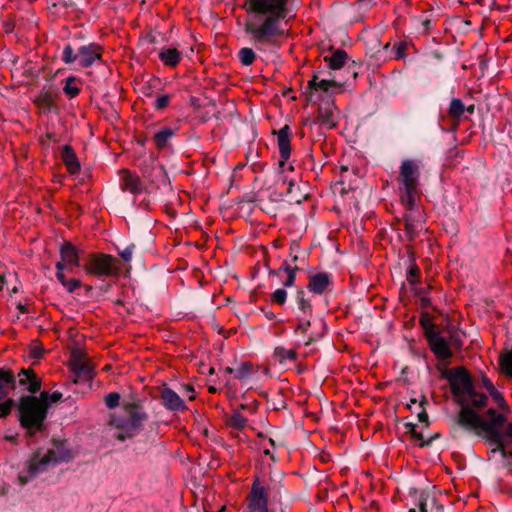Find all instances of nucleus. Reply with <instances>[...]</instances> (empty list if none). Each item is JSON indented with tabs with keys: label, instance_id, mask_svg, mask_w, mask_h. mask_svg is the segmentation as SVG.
<instances>
[{
	"label": "nucleus",
	"instance_id": "3",
	"mask_svg": "<svg viewBox=\"0 0 512 512\" xmlns=\"http://www.w3.org/2000/svg\"><path fill=\"white\" fill-rule=\"evenodd\" d=\"M17 412L20 426L25 429L28 437H34L45 430L48 409L38 396L24 395L20 397L17 403Z\"/></svg>",
	"mask_w": 512,
	"mask_h": 512
},
{
	"label": "nucleus",
	"instance_id": "62",
	"mask_svg": "<svg viewBox=\"0 0 512 512\" xmlns=\"http://www.w3.org/2000/svg\"><path fill=\"white\" fill-rule=\"evenodd\" d=\"M4 284H5V277L3 275H0V290L3 289Z\"/></svg>",
	"mask_w": 512,
	"mask_h": 512
},
{
	"label": "nucleus",
	"instance_id": "32",
	"mask_svg": "<svg viewBox=\"0 0 512 512\" xmlns=\"http://www.w3.org/2000/svg\"><path fill=\"white\" fill-rule=\"evenodd\" d=\"M41 401L46 405L47 409L51 403H56L62 398V393L59 391H54L52 393L49 392H41L38 396Z\"/></svg>",
	"mask_w": 512,
	"mask_h": 512
},
{
	"label": "nucleus",
	"instance_id": "60",
	"mask_svg": "<svg viewBox=\"0 0 512 512\" xmlns=\"http://www.w3.org/2000/svg\"><path fill=\"white\" fill-rule=\"evenodd\" d=\"M403 48H404V46H403V45H401V46H399V47L397 48V52H396V56H397V58H401V57H403Z\"/></svg>",
	"mask_w": 512,
	"mask_h": 512
},
{
	"label": "nucleus",
	"instance_id": "10",
	"mask_svg": "<svg viewBox=\"0 0 512 512\" xmlns=\"http://www.w3.org/2000/svg\"><path fill=\"white\" fill-rule=\"evenodd\" d=\"M460 404L461 409L456 418L457 425L465 430L475 432L476 435H480V430L487 420H483L481 416L470 407L471 403Z\"/></svg>",
	"mask_w": 512,
	"mask_h": 512
},
{
	"label": "nucleus",
	"instance_id": "52",
	"mask_svg": "<svg viewBox=\"0 0 512 512\" xmlns=\"http://www.w3.org/2000/svg\"><path fill=\"white\" fill-rule=\"evenodd\" d=\"M482 385L487 391H490L492 388H494L493 383L486 376L482 377Z\"/></svg>",
	"mask_w": 512,
	"mask_h": 512
},
{
	"label": "nucleus",
	"instance_id": "9",
	"mask_svg": "<svg viewBox=\"0 0 512 512\" xmlns=\"http://www.w3.org/2000/svg\"><path fill=\"white\" fill-rule=\"evenodd\" d=\"M115 258L108 254H92L83 268L87 274L102 277L113 274Z\"/></svg>",
	"mask_w": 512,
	"mask_h": 512
},
{
	"label": "nucleus",
	"instance_id": "47",
	"mask_svg": "<svg viewBox=\"0 0 512 512\" xmlns=\"http://www.w3.org/2000/svg\"><path fill=\"white\" fill-rule=\"evenodd\" d=\"M169 103V96L167 95H162V96H159L156 101H155V107L157 109H162V108H165Z\"/></svg>",
	"mask_w": 512,
	"mask_h": 512
},
{
	"label": "nucleus",
	"instance_id": "18",
	"mask_svg": "<svg viewBox=\"0 0 512 512\" xmlns=\"http://www.w3.org/2000/svg\"><path fill=\"white\" fill-rule=\"evenodd\" d=\"M60 254V262L64 263V267H67L70 273L74 272L75 267H80L78 251L71 243L67 242L62 245Z\"/></svg>",
	"mask_w": 512,
	"mask_h": 512
},
{
	"label": "nucleus",
	"instance_id": "53",
	"mask_svg": "<svg viewBox=\"0 0 512 512\" xmlns=\"http://www.w3.org/2000/svg\"><path fill=\"white\" fill-rule=\"evenodd\" d=\"M299 248H300V245H299L298 241L293 240L291 242V244H290V255H293L294 253H297Z\"/></svg>",
	"mask_w": 512,
	"mask_h": 512
},
{
	"label": "nucleus",
	"instance_id": "17",
	"mask_svg": "<svg viewBox=\"0 0 512 512\" xmlns=\"http://www.w3.org/2000/svg\"><path fill=\"white\" fill-rule=\"evenodd\" d=\"M161 404L169 411H183L187 408L184 400L171 388L164 386L160 390Z\"/></svg>",
	"mask_w": 512,
	"mask_h": 512
},
{
	"label": "nucleus",
	"instance_id": "44",
	"mask_svg": "<svg viewBox=\"0 0 512 512\" xmlns=\"http://www.w3.org/2000/svg\"><path fill=\"white\" fill-rule=\"evenodd\" d=\"M409 427H410V428H409V432H410V434H411L412 438H413L415 441H418L420 446H424L425 442H424V440H423V435H422V433H421V432H418V431L416 430V426H415V425H413V424H410V425H409Z\"/></svg>",
	"mask_w": 512,
	"mask_h": 512
},
{
	"label": "nucleus",
	"instance_id": "34",
	"mask_svg": "<svg viewBox=\"0 0 512 512\" xmlns=\"http://www.w3.org/2000/svg\"><path fill=\"white\" fill-rule=\"evenodd\" d=\"M464 113V104L460 99H453L449 106V114L454 118H459Z\"/></svg>",
	"mask_w": 512,
	"mask_h": 512
},
{
	"label": "nucleus",
	"instance_id": "28",
	"mask_svg": "<svg viewBox=\"0 0 512 512\" xmlns=\"http://www.w3.org/2000/svg\"><path fill=\"white\" fill-rule=\"evenodd\" d=\"M499 365L502 372L512 378V348L500 355Z\"/></svg>",
	"mask_w": 512,
	"mask_h": 512
},
{
	"label": "nucleus",
	"instance_id": "36",
	"mask_svg": "<svg viewBox=\"0 0 512 512\" xmlns=\"http://www.w3.org/2000/svg\"><path fill=\"white\" fill-rule=\"evenodd\" d=\"M420 276L421 273L419 267L416 265V263H413L408 270L407 281L409 284L415 285L419 282Z\"/></svg>",
	"mask_w": 512,
	"mask_h": 512
},
{
	"label": "nucleus",
	"instance_id": "54",
	"mask_svg": "<svg viewBox=\"0 0 512 512\" xmlns=\"http://www.w3.org/2000/svg\"><path fill=\"white\" fill-rule=\"evenodd\" d=\"M505 435L512 440V421L505 426Z\"/></svg>",
	"mask_w": 512,
	"mask_h": 512
},
{
	"label": "nucleus",
	"instance_id": "15",
	"mask_svg": "<svg viewBox=\"0 0 512 512\" xmlns=\"http://www.w3.org/2000/svg\"><path fill=\"white\" fill-rule=\"evenodd\" d=\"M339 120V111L333 100L323 102L318 109V121L327 129L334 128Z\"/></svg>",
	"mask_w": 512,
	"mask_h": 512
},
{
	"label": "nucleus",
	"instance_id": "2",
	"mask_svg": "<svg viewBox=\"0 0 512 512\" xmlns=\"http://www.w3.org/2000/svg\"><path fill=\"white\" fill-rule=\"evenodd\" d=\"M148 415L142 405L136 402L124 403L119 412L112 413L109 425L118 430L116 439L125 441L137 436L144 428Z\"/></svg>",
	"mask_w": 512,
	"mask_h": 512
},
{
	"label": "nucleus",
	"instance_id": "6",
	"mask_svg": "<svg viewBox=\"0 0 512 512\" xmlns=\"http://www.w3.org/2000/svg\"><path fill=\"white\" fill-rule=\"evenodd\" d=\"M489 419L480 430V435L489 446V459L498 453V450L502 447L505 439H509L505 435V430L500 431V427L503 426L506 418L503 414L498 413L495 409L490 408L487 411Z\"/></svg>",
	"mask_w": 512,
	"mask_h": 512
},
{
	"label": "nucleus",
	"instance_id": "39",
	"mask_svg": "<svg viewBox=\"0 0 512 512\" xmlns=\"http://www.w3.org/2000/svg\"><path fill=\"white\" fill-rule=\"evenodd\" d=\"M286 300L287 292L283 288H279L271 294V301L275 304L282 306L286 303Z\"/></svg>",
	"mask_w": 512,
	"mask_h": 512
},
{
	"label": "nucleus",
	"instance_id": "61",
	"mask_svg": "<svg viewBox=\"0 0 512 512\" xmlns=\"http://www.w3.org/2000/svg\"><path fill=\"white\" fill-rule=\"evenodd\" d=\"M419 510H420V512H427V508H426V503L425 502H420Z\"/></svg>",
	"mask_w": 512,
	"mask_h": 512
},
{
	"label": "nucleus",
	"instance_id": "31",
	"mask_svg": "<svg viewBox=\"0 0 512 512\" xmlns=\"http://www.w3.org/2000/svg\"><path fill=\"white\" fill-rule=\"evenodd\" d=\"M238 57L242 65L250 66L256 59V54L253 49L244 47L239 50Z\"/></svg>",
	"mask_w": 512,
	"mask_h": 512
},
{
	"label": "nucleus",
	"instance_id": "7",
	"mask_svg": "<svg viewBox=\"0 0 512 512\" xmlns=\"http://www.w3.org/2000/svg\"><path fill=\"white\" fill-rule=\"evenodd\" d=\"M418 178V164L413 160L403 161L400 167L399 188L402 192V202L409 210H412L415 206Z\"/></svg>",
	"mask_w": 512,
	"mask_h": 512
},
{
	"label": "nucleus",
	"instance_id": "64",
	"mask_svg": "<svg viewBox=\"0 0 512 512\" xmlns=\"http://www.w3.org/2000/svg\"><path fill=\"white\" fill-rule=\"evenodd\" d=\"M314 341V338L309 337L308 340L305 342V345L308 346Z\"/></svg>",
	"mask_w": 512,
	"mask_h": 512
},
{
	"label": "nucleus",
	"instance_id": "30",
	"mask_svg": "<svg viewBox=\"0 0 512 512\" xmlns=\"http://www.w3.org/2000/svg\"><path fill=\"white\" fill-rule=\"evenodd\" d=\"M248 420L246 417H244L241 413L235 412L233 413L228 421L227 424L235 429L242 430L247 426Z\"/></svg>",
	"mask_w": 512,
	"mask_h": 512
},
{
	"label": "nucleus",
	"instance_id": "4",
	"mask_svg": "<svg viewBox=\"0 0 512 512\" xmlns=\"http://www.w3.org/2000/svg\"><path fill=\"white\" fill-rule=\"evenodd\" d=\"M443 376L448 380L451 391L459 403H471L475 408L486 406L487 395L475 390L471 375L466 368H452L445 371Z\"/></svg>",
	"mask_w": 512,
	"mask_h": 512
},
{
	"label": "nucleus",
	"instance_id": "5",
	"mask_svg": "<svg viewBox=\"0 0 512 512\" xmlns=\"http://www.w3.org/2000/svg\"><path fill=\"white\" fill-rule=\"evenodd\" d=\"M53 448L48 449L45 453L37 450L27 463L28 475L20 474L18 479L21 485L26 484L30 479L37 476L48 469L50 465H56L61 462H67L73 458L71 451L62 441L53 440Z\"/></svg>",
	"mask_w": 512,
	"mask_h": 512
},
{
	"label": "nucleus",
	"instance_id": "59",
	"mask_svg": "<svg viewBox=\"0 0 512 512\" xmlns=\"http://www.w3.org/2000/svg\"><path fill=\"white\" fill-rule=\"evenodd\" d=\"M17 309L22 313V314H25V313H28V308L22 304V303H18L17 305Z\"/></svg>",
	"mask_w": 512,
	"mask_h": 512
},
{
	"label": "nucleus",
	"instance_id": "23",
	"mask_svg": "<svg viewBox=\"0 0 512 512\" xmlns=\"http://www.w3.org/2000/svg\"><path fill=\"white\" fill-rule=\"evenodd\" d=\"M62 160L65 163L68 171L75 174L80 169V164L77 160L75 153L70 146H64L62 149Z\"/></svg>",
	"mask_w": 512,
	"mask_h": 512
},
{
	"label": "nucleus",
	"instance_id": "38",
	"mask_svg": "<svg viewBox=\"0 0 512 512\" xmlns=\"http://www.w3.org/2000/svg\"><path fill=\"white\" fill-rule=\"evenodd\" d=\"M420 324L424 329L425 337H428L430 332H436L435 325L432 322L431 318L427 314H423L420 318Z\"/></svg>",
	"mask_w": 512,
	"mask_h": 512
},
{
	"label": "nucleus",
	"instance_id": "49",
	"mask_svg": "<svg viewBox=\"0 0 512 512\" xmlns=\"http://www.w3.org/2000/svg\"><path fill=\"white\" fill-rule=\"evenodd\" d=\"M133 247V245L127 247L125 250L119 253V255L122 257L124 261L129 262L131 260Z\"/></svg>",
	"mask_w": 512,
	"mask_h": 512
},
{
	"label": "nucleus",
	"instance_id": "40",
	"mask_svg": "<svg viewBox=\"0 0 512 512\" xmlns=\"http://www.w3.org/2000/svg\"><path fill=\"white\" fill-rule=\"evenodd\" d=\"M120 394L117 392H111L105 396V404L109 409H113L119 405Z\"/></svg>",
	"mask_w": 512,
	"mask_h": 512
},
{
	"label": "nucleus",
	"instance_id": "45",
	"mask_svg": "<svg viewBox=\"0 0 512 512\" xmlns=\"http://www.w3.org/2000/svg\"><path fill=\"white\" fill-rule=\"evenodd\" d=\"M81 281L75 278L69 279L66 283H64V287L70 293L74 292L76 289L81 287Z\"/></svg>",
	"mask_w": 512,
	"mask_h": 512
},
{
	"label": "nucleus",
	"instance_id": "55",
	"mask_svg": "<svg viewBox=\"0 0 512 512\" xmlns=\"http://www.w3.org/2000/svg\"><path fill=\"white\" fill-rule=\"evenodd\" d=\"M185 390L187 391V393H191L189 396V400H194L195 399L194 387L190 384H187V385H185Z\"/></svg>",
	"mask_w": 512,
	"mask_h": 512
},
{
	"label": "nucleus",
	"instance_id": "50",
	"mask_svg": "<svg viewBox=\"0 0 512 512\" xmlns=\"http://www.w3.org/2000/svg\"><path fill=\"white\" fill-rule=\"evenodd\" d=\"M296 280V273H290L287 275L286 280L283 282L284 287H292Z\"/></svg>",
	"mask_w": 512,
	"mask_h": 512
},
{
	"label": "nucleus",
	"instance_id": "11",
	"mask_svg": "<svg viewBox=\"0 0 512 512\" xmlns=\"http://www.w3.org/2000/svg\"><path fill=\"white\" fill-rule=\"evenodd\" d=\"M341 87L342 83H338L332 79H319L318 76L314 74L312 79L308 82L306 94L309 101H315V93L317 91L334 94L338 92Z\"/></svg>",
	"mask_w": 512,
	"mask_h": 512
},
{
	"label": "nucleus",
	"instance_id": "43",
	"mask_svg": "<svg viewBox=\"0 0 512 512\" xmlns=\"http://www.w3.org/2000/svg\"><path fill=\"white\" fill-rule=\"evenodd\" d=\"M56 269H57L56 278L64 286V283H66L68 281V279H66V276L64 274V270L65 269L68 270V268L64 267L63 262H57Z\"/></svg>",
	"mask_w": 512,
	"mask_h": 512
},
{
	"label": "nucleus",
	"instance_id": "56",
	"mask_svg": "<svg viewBox=\"0 0 512 512\" xmlns=\"http://www.w3.org/2000/svg\"><path fill=\"white\" fill-rule=\"evenodd\" d=\"M418 419L420 422L427 423L428 422V414L425 411H422L418 414Z\"/></svg>",
	"mask_w": 512,
	"mask_h": 512
},
{
	"label": "nucleus",
	"instance_id": "51",
	"mask_svg": "<svg viewBox=\"0 0 512 512\" xmlns=\"http://www.w3.org/2000/svg\"><path fill=\"white\" fill-rule=\"evenodd\" d=\"M38 99H39V101L42 102L43 107H47V108L50 107L51 99H50V96L47 93L40 95Z\"/></svg>",
	"mask_w": 512,
	"mask_h": 512
},
{
	"label": "nucleus",
	"instance_id": "57",
	"mask_svg": "<svg viewBox=\"0 0 512 512\" xmlns=\"http://www.w3.org/2000/svg\"><path fill=\"white\" fill-rule=\"evenodd\" d=\"M430 304H431V301H430L429 298H427V297H422L421 298V305H422V307L427 308V307L430 306Z\"/></svg>",
	"mask_w": 512,
	"mask_h": 512
},
{
	"label": "nucleus",
	"instance_id": "46",
	"mask_svg": "<svg viewBox=\"0 0 512 512\" xmlns=\"http://www.w3.org/2000/svg\"><path fill=\"white\" fill-rule=\"evenodd\" d=\"M488 393L500 406L505 404L503 395L495 387L488 391Z\"/></svg>",
	"mask_w": 512,
	"mask_h": 512
},
{
	"label": "nucleus",
	"instance_id": "16",
	"mask_svg": "<svg viewBox=\"0 0 512 512\" xmlns=\"http://www.w3.org/2000/svg\"><path fill=\"white\" fill-rule=\"evenodd\" d=\"M71 370L74 373V382H89L94 377L93 366L89 361L80 357H74L71 360Z\"/></svg>",
	"mask_w": 512,
	"mask_h": 512
},
{
	"label": "nucleus",
	"instance_id": "21",
	"mask_svg": "<svg viewBox=\"0 0 512 512\" xmlns=\"http://www.w3.org/2000/svg\"><path fill=\"white\" fill-rule=\"evenodd\" d=\"M120 186L122 190L137 195L143 191V184L140 178L129 171H123L121 174Z\"/></svg>",
	"mask_w": 512,
	"mask_h": 512
},
{
	"label": "nucleus",
	"instance_id": "22",
	"mask_svg": "<svg viewBox=\"0 0 512 512\" xmlns=\"http://www.w3.org/2000/svg\"><path fill=\"white\" fill-rule=\"evenodd\" d=\"M160 60L167 66H176L181 60V53L173 47H163L159 52Z\"/></svg>",
	"mask_w": 512,
	"mask_h": 512
},
{
	"label": "nucleus",
	"instance_id": "14",
	"mask_svg": "<svg viewBox=\"0 0 512 512\" xmlns=\"http://www.w3.org/2000/svg\"><path fill=\"white\" fill-rule=\"evenodd\" d=\"M18 383L25 391L31 395L37 393L41 389L42 381L36 375L33 369L22 368L17 375H15V384Z\"/></svg>",
	"mask_w": 512,
	"mask_h": 512
},
{
	"label": "nucleus",
	"instance_id": "27",
	"mask_svg": "<svg viewBox=\"0 0 512 512\" xmlns=\"http://www.w3.org/2000/svg\"><path fill=\"white\" fill-rule=\"evenodd\" d=\"M274 357L282 364L287 360L295 361L297 359V352L295 349H286L279 346L274 349Z\"/></svg>",
	"mask_w": 512,
	"mask_h": 512
},
{
	"label": "nucleus",
	"instance_id": "24",
	"mask_svg": "<svg viewBox=\"0 0 512 512\" xmlns=\"http://www.w3.org/2000/svg\"><path fill=\"white\" fill-rule=\"evenodd\" d=\"M278 146L281 158L285 161L288 160L290 156V140L287 126L283 127L278 132Z\"/></svg>",
	"mask_w": 512,
	"mask_h": 512
},
{
	"label": "nucleus",
	"instance_id": "1",
	"mask_svg": "<svg viewBox=\"0 0 512 512\" xmlns=\"http://www.w3.org/2000/svg\"><path fill=\"white\" fill-rule=\"evenodd\" d=\"M290 0H248L245 32L258 50L275 46L287 32Z\"/></svg>",
	"mask_w": 512,
	"mask_h": 512
},
{
	"label": "nucleus",
	"instance_id": "42",
	"mask_svg": "<svg viewBox=\"0 0 512 512\" xmlns=\"http://www.w3.org/2000/svg\"><path fill=\"white\" fill-rule=\"evenodd\" d=\"M298 270L299 268L297 266L292 267L287 261H284L278 270H269V275H278L281 271H284L288 275L290 273H296Z\"/></svg>",
	"mask_w": 512,
	"mask_h": 512
},
{
	"label": "nucleus",
	"instance_id": "35",
	"mask_svg": "<svg viewBox=\"0 0 512 512\" xmlns=\"http://www.w3.org/2000/svg\"><path fill=\"white\" fill-rule=\"evenodd\" d=\"M253 372V366L250 362H244L241 366L235 371V377L239 380H243L250 376Z\"/></svg>",
	"mask_w": 512,
	"mask_h": 512
},
{
	"label": "nucleus",
	"instance_id": "20",
	"mask_svg": "<svg viewBox=\"0 0 512 512\" xmlns=\"http://www.w3.org/2000/svg\"><path fill=\"white\" fill-rule=\"evenodd\" d=\"M331 284L330 275L326 272H318L309 277L307 288L314 294H323Z\"/></svg>",
	"mask_w": 512,
	"mask_h": 512
},
{
	"label": "nucleus",
	"instance_id": "13",
	"mask_svg": "<svg viewBox=\"0 0 512 512\" xmlns=\"http://www.w3.org/2000/svg\"><path fill=\"white\" fill-rule=\"evenodd\" d=\"M429 347L438 360H448L452 357L448 341L440 334L439 331L430 332L426 337Z\"/></svg>",
	"mask_w": 512,
	"mask_h": 512
},
{
	"label": "nucleus",
	"instance_id": "8",
	"mask_svg": "<svg viewBox=\"0 0 512 512\" xmlns=\"http://www.w3.org/2000/svg\"><path fill=\"white\" fill-rule=\"evenodd\" d=\"M15 389V374L6 368H0V419L10 415L14 400L9 398L10 390Z\"/></svg>",
	"mask_w": 512,
	"mask_h": 512
},
{
	"label": "nucleus",
	"instance_id": "63",
	"mask_svg": "<svg viewBox=\"0 0 512 512\" xmlns=\"http://www.w3.org/2000/svg\"><path fill=\"white\" fill-rule=\"evenodd\" d=\"M234 371H235V370H234L233 368H231V367H227V368L225 369V372H226V373H228V374H232Z\"/></svg>",
	"mask_w": 512,
	"mask_h": 512
},
{
	"label": "nucleus",
	"instance_id": "29",
	"mask_svg": "<svg viewBox=\"0 0 512 512\" xmlns=\"http://www.w3.org/2000/svg\"><path fill=\"white\" fill-rule=\"evenodd\" d=\"M173 130L171 128L165 127L162 130L158 131L154 136V141L158 148H164L168 141L173 136Z\"/></svg>",
	"mask_w": 512,
	"mask_h": 512
},
{
	"label": "nucleus",
	"instance_id": "37",
	"mask_svg": "<svg viewBox=\"0 0 512 512\" xmlns=\"http://www.w3.org/2000/svg\"><path fill=\"white\" fill-rule=\"evenodd\" d=\"M62 60L66 64H71V63H74V62L78 63V52L74 53L72 47L70 45H67L63 49Z\"/></svg>",
	"mask_w": 512,
	"mask_h": 512
},
{
	"label": "nucleus",
	"instance_id": "41",
	"mask_svg": "<svg viewBox=\"0 0 512 512\" xmlns=\"http://www.w3.org/2000/svg\"><path fill=\"white\" fill-rule=\"evenodd\" d=\"M310 325L311 323L309 318H304V316H298V324L295 328V333H306Z\"/></svg>",
	"mask_w": 512,
	"mask_h": 512
},
{
	"label": "nucleus",
	"instance_id": "25",
	"mask_svg": "<svg viewBox=\"0 0 512 512\" xmlns=\"http://www.w3.org/2000/svg\"><path fill=\"white\" fill-rule=\"evenodd\" d=\"M348 58L347 53L344 50H336L331 56H326L325 61L328 62V66L333 70H338L344 67Z\"/></svg>",
	"mask_w": 512,
	"mask_h": 512
},
{
	"label": "nucleus",
	"instance_id": "19",
	"mask_svg": "<svg viewBox=\"0 0 512 512\" xmlns=\"http://www.w3.org/2000/svg\"><path fill=\"white\" fill-rule=\"evenodd\" d=\"M98 59H100V47L98 45L90 44L79 48L77 64L80 67H89Z\"/></svg>",
	"mask_w": 512,
	"mask_h": 512
},
{
	"label": "nucleus",
	"instance_id": "33",
	"mask_svg": "<svg viewBox=\"0 0 512 512\" xmlns=\"http://www.w3.org/2000/svg\"><path fill=\"white\" fill-rule=\"evenodd\" d=\"M66 95L73 98L77 96L80 92V88L77 85L76 79L74 77H68L66 79V83L63 88Z\"/></svg>",
	"mask_w": 512,
	"mask_h": 512
},
{
	"label": "nucleus",
	"instance_id": "58",
	"mask_svg": "<svg viewBox=\"0 0 512 512\" xmlns=\"http://www.w3.org/2000/svg\"><path fill=\"white\" fill-rule=\"evenodd\" d=\"M262 311L264 312L265 317H266L268 320H273V319H275L276 315H275L272 311H265L264 309H262Z\"/></svg>",
	"mask_w": 512,
	"mask_h": 512
},
{
	"label": "nucleus",
	"instance_id": "48",
	"mask_svg": "<svg viewBox=\"0 0 512 512\" xmlns=\"http://www.w3.org/2000/svg\"><path fill=\"white\" fill-rule=\"evenodd\" d=\"M501 453L503 459L512 458V449L507 448V444L504 442L502 447L498 450Z\"/></svg>",
	"mask_w": 512,
	"mask_h": 512
},
{
	"label": "nucleus",
	"instance_id": "26",
	"mask_svg": "<svg viewBox=\"0 0 512 512\" xmlns=\"http://www.w3.org/2000/svg\"><path fill=\"white\" fill-rule=\"evenodd\" d=\"M296 301L298 309L301 312L300 316H304V318H310L312 316L313 308L310 300L305 298L304 290H298Z\"/></svg>",
	"mask_w": 512,
	"mask_h": 512
},
{
	"label": "nucleus",
	"instance_id": "12",
	"mask_svg": "<svg viewBox=\"0 0 512 512\" xmlns=\"http://www.w3.org/2000/svg\"><path fill=\"white\" fill-rule=\"evenodd\" d=\"M267 493L259 480H255L248 495V508L251 512H268Z\"/></svg>",
	"mask_w": 512,
	"mask_h": 512
}]
</instances>
